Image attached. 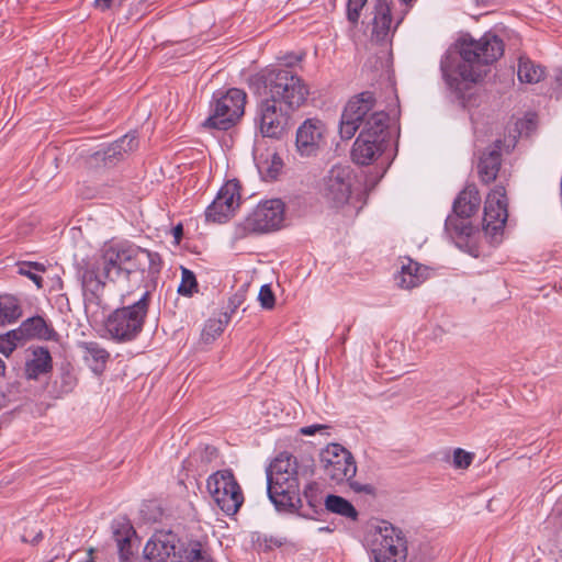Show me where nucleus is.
Wrapping results in <instances>:
<instances>
[{"instance_id":"nucleus-1","label":"nucleus","mask_w":562,"mask_h":562,"mask_svg":"<svg viewBox=\"0 0 562 562\" xmlns=\"http://www.w3.org/2000/svg\"><path fill=\"white\" fill-rule=\"evenodd\" d=\"M161 269L157 252L130 243H106L78 263L77 274L85 296V312L98 323L108 307L103 290L108 282L132 288L145 278L154 280Z\"/></svg>"},{"instance_id":"nucleus-2","label":"nucleus","mask_w":562,"mask_h":562,"mask_svg":"<svg viewBox=\"0 0 562 562\" xmlns=\"http://www.w3.org/2000/svg\"><path fill=\"white\" fill-rule=\"evenodd\" d=\"M461 63H456L451 54L441 60V71L448 87L459 94L470 85L482 80L490 67L504 54V42L492 32H486L479 40L467 34L457 43Z\"/></svg>"},{"instance_id":"nucleus-3","label":"nucleus","mask_w":562,"mask_h":562,"mask_svg":"<svg viewBox=\"0 0 562 562\" xmlns=\"http://www.w3.org/2000/svg\"><path fill=\"white\" fill-rule=\"evenodd\" d=\"M313 462L289 452L279 453L267 470L268 495L279 509L293 508L300 499V485L313 476Z\"/></svg>"},{"instance_id":"nucleus-4","label":"nucleus","mask_w":562,"mask_h":562,"mask_svg":"<svg viewBox=\"0 0 562 562\" xmlns=\"http://www.w3.org/2000/svg\"><path fill=\"white\" fill-rule=\"evenodd\" d=\"M258 82L265 100L292 110L299 109L308 95L303 79L288 68H266L258 76Z\"/></svg>"},{"instance_id":"nucleus-5","label":"nucleus","mask_w":562,"mask_h":562,"mask_svg":"<svg viewBox=\"0 0 562 562\" xmlns=\"http://www.w3.org/2000/svg\"><path fill=\"white\" fill-rule=\"evenodd\" d=\"M321 194L329 207L346 216H356L364 205L362 195L352 189V172L347 166H334L328 171L323 179Z\"/></svg>"},{"instance_id":"nucleus-6","label":"nucleus","mask_w":562,"mask_h":562,"mask_svg":"<svg viewBox=\"0 0 562 562\" xmlns=\"http://www.w3.org/2000/svg\"><path fill=\"white\" fill-rule=\"evenodd\" d=\"M149 292L132 305L116 308L104 321V329L110 338L117 342L134 340L143 330L148 312Z\"/></svg>"},{"instance_id":"nucleus-7","label":"nucleus","mask_w":562,"mask_h":562,"mask_svg":"<svg viewBox=\"0 0 562 562\" xmlns=\"http://www.w3.org/2000/svg\"><path fill=\"white\" fill-rule=\"evenodd\" d=\"M285 205L280 199H269L258 203L250 214L235 226L234 239L240 240L251 234H262L282 227Z\"/></svg>"},{"instance_id":"nucleus-8","label":"nucleus","mask_w":562,"mask_h":562,"mask_svg":"<svg viewBox=\"0 0 562 562\" xmlns=\"http://www.w3.org/2000/svg\"><path fill=\"white\" fill-rule=\"evenodd\" d=\"M364 543L374 562H406L408 540L404 529H369Z\"/></svg>"},{"instance_id":"nucleus-9","label":"nucleus","mask_w":562,"mask_h":562,"mask_svg":"<svg viewBox=\"0 0 562 562\" xmlns=\"http://www.w3.org/2000/svg\"><path fill=\"white\" fill-rule=\"evenodd\" d=\"M246 93L237 88L217 91L213 94L211 115L204 126L226 131L236 124L244 114Z\"/></svg>"},{"instance_id":"nucleus-10","label":"nucleus","mask_w":562,"mask_h":562,"mask_svg":"<svg viewBox=\"0 0 562 562\" xmlns=\"http://www.w3.org/2000/svg\"><path fill=\"white\" fill-rule=\"evenodd\" d=\"M212 501L227 516H234L244 503L243 491L231 470H220L206 480Z\"/></svg>"},{"instance_id":"nucleus-11","label":"nucleus","mask_w":562,"mask_h":562,"mask_svg":"<svg viewBox=\"0 0 562 562\" xmlns=\"http://www.w3.org/2000/svg\"><path fill=\"white\" fill-rule=\"evenodd\" d=\"M321 463L324 476L331 485L350 482L357 473L352 454L338 443H330L322 451Z\"/></svg>"},{"instance_id":"nucleus-12","label":"nucleus","mask_w":562,"mask_h":562,"mask_svg":"<svg viewBox=\"0 0 562 562\" xmlns=\"http://www.w3.org/2000/svg\"><path fill=\"white\" fill-rule=\"evenodd\" d=\"M189 537L172 529H159L144 548L147 562H178Z\"/></svg>"},{"instance_id":"nucleus-13","label":"nucleus","mask_w":562,"mask_h":562,"mask_svg":"<svg viewBox=\"0 0 562 562\" xmlns=\"http://www.w3.org/2000/svg\"><path fill=\"white\" fill-rule=\"evenodd\" d=\"M508 218L506 190L496 186L486 196L483 231L492 243H499Z\"/></svg>"},{"instance_id":"nucleus-14","label":"nucleus","mask_w":562,"mask_h":562,"mask_svg":"<svg viewBox=\"0 0 562 562\" xmlns=\"http://www.w3.org/2000/svg\"><path fill=\"white\" fill-rule=\"evenodd\" d=\"M375 100L371 92H362L350 99L346 104L339 124L342 139H351L358 128L364 125L366 119L375 109Z\"/></svg>"},{"instance_id":"nucleus-15","label":"nucleus","mask_w":562,"mask_h":562,"mask_svg":"<svg viewBox=\"0 0 562 562\" xmlns=\"http://www.w3.org/2000/svg\"><path fill=\"white\" fill-rule=\"evenodd\" d=\"M294 110L265 100L260 102L258 110L259 130L262 136L280 138L290 126L291 113Z\"/></svg>"},{"instance_id":"nucleus-16","label":"nucleus","mask_w":562,"mask_h":562,"mask_svg":"<svg viewBox=\"0 0 562 562\" xmlns=\"http://www.w3.org/2000/svg\"><path fill=\"white\" fill-rule=\"evenodd\" d=\"M240 187L236 180L227 181L218 191L214 201L205 210V218L213 223H225L240 206Z\"/></svg>"},{"instance_id":"nucleus-17","label":"nucleus","mask_w":562,"mask_h":562,"mask_svg":"<svg viewBox=\"0 0 562 562\" xmlns=\"http://www.w3.org/2000/svg\"><path fill=\"white\" fill-rule=\"evenodd\" d=\"M326 133V125L321 120H305L296 131L297 153L303 157L316 155L321 146L325 144Z\"/></svg>"},{"instance_id":"nucleus-18","label":"nucleus","mask_w":562,"mask_h":562,"mask_svg":"<svg viewBox=\"0 0 562 562\" xmlns=\"http://www.w3.org/2000/svg\"><path fill=\"white\" fill-rule=\"evenodd\" d=\"M403 16L392 14L390 0H375L372 20V36L376 41H385L394 33Z\"/></svg>"},{"instance_id":"nucleus-19","label":"nucleus","mask_w":562,"mask_h":562,"mask_svg":"<svg viewBox=\"0 0 562 562\" xmlns=\"http://www.w3.org/2000/svg\"><path fill=\"white\" fill-rule=\"evenodd\" d=\"M385 142L371 137L368 132H360L351 150L353 162L362 166L372 164L384 151Z\"/></svg>"},{"instance_id":"nucleus-20","label":"nucleus","mask_w":562,"mask_h":562,"mask_svg":"<svg viewBox=\"0 0 562 562\" xmlns=\"http://www.w3.org/2000/svg\"><path fill=\"white\" fill-rule=\"evenodd\" d=\"M428 278V269L418 262L407 258L402 261L394 280L398 288L412 290L423 284Z\"/></svg>"},{"instance_id":"nucleus-21","label":"nucleus","mask_w":562,"mask_h":562,"mask_svg":"<svg viewBox=\"0 0 562 562\" xmlns=\"http://www.w3.org/2000/svg\"><path fill=\"white\" fill-rule=\"evenodd\" d=\"M469 218L470 216H461L453 212L446 220V233L459 247L462 246L463 241L471 238L474 232Z\"/></svg>"},{"instance_id":"nucleus-22","label":"nucleus","mask_w":562,"mask_h":562,"mask_svg":"<svg viewBox=\"0 0 562 562\" xmlns=\"http://www.w3.org/2000/svg\"><path fill=\"white\" fill-rule=\"evenodd\" d=\"M113 539L116 542L121 562H128L140 546L136 529H114Z\"/></svg>"},{"instance_id":"nucleus-23","label":"nucleus","mask_w":562,"mask_h":562,"mask_svg":"<svg viewBox=\"0 0 562 562\" xmlns=\"http://www.w3.org/2000/svg\"><path fill=\"white\" fill-rule=\"evenodd\" d=\"M481 196L475 186L470 184L459 193L453 203V212L461 216H472L480 207Z\"/></svg>"},{"instance_id":"nucleus-24","label":"nucleus","mask_w":562,"mask_h":562,"mask_svg":"<svg viewBox=\"0 0 562 562\" xmlns=\"http://www.w3.org/2000/svg\"><path fill=\"white\" fill-rule=\"evenodd\" d=\"M499 144L501 142L497 140L494 148L483 154L480 158L477 170L481 180L485 183L492 182L497 177L501 167Z\"/></svg>"},{"instance_id":"nucleus-25","label":"nucleus","mask_w":562,"mask_h":562,"mask_svg":"<svg viewBox=\"0 0 562 562\" xmlns=\"http://www.w3.org/2000/svg\"><path fill=\"white\" fill-rule=\"evenodd\" d=\"M52 370V357L47 349L38 347L33 350L32 358L25 363V376L30 380H36L42 374Z\"/></svg>"},{"instance_id":"nucleus-26","label":"nucleus","mask_w":562,"mask_h":562,"mask_svg":"<svg viewBox=\"0 0 562 562\" xmlns=\"http://www.w3.org/2000/svg\"><path fill=\"white\" fill-rule=\"evenodd\" d=\"M81 348L85 353L83 358L90 369L95 374H101L104 371L105 363L110 357L109 352L94 341L83 342Z\"/></svg>"},{"instance_id":"nucleus-27","label":"nucleus","mask_w":562,"mask_h":562,"mask_svg":"<svg viewBox=\"0 0 562 562\" xmlns=\"http://www.w3.org/2000/svg\"><path fill=\"white\" fill-rule=\"evenodd\" d=\"M389 120V114L384 110L375 108L366 119L361 132H368L371 137L386 140Z\"/></svg>"},{"instance_id":"nucleus-28","label":"nucleus","mask_w":562,"mask_h":562,"mask_svg":"<svg viewBox=\"0 0 562 562\" xmlns=\"http://www.w3.org/2000/svg\"><path fill=\"white\" fill-rule=\"evenodd\" d=\"M137 147V139L135 135L127 134L114 144L109 146L102 153V159L106 164H112L122 157L123 154L134 150Z\"/></svg>"},{"instance_id":"nucleus-29","label":"nucleus","mask_w":562,"mask_h":562,"mask_svg":"<svg viewBox=\"0 0 562 562\" xmlns=\"http://www.w3.org/2000/svg\"><path fill=\"white\" fill-rule=\"evenodd\" d=\"M518 79L526 83H537L544 77V69L526 56L519 57Z\"/></svg>"},{"instance_id":"nucleus-30","label":"nucleus","mask_w":562,"mask_h":562,"mask_svg":"<svg viewBox=\"0 0 562 562\" xmlns=\"http://www.w3.org/2000/svg\"><path fill=\"white\" fill-rule=\"evenodd\" d=\"M255 161L259 172L266 180H274L283 168V161L277 153H270L266 158L255 155Z\"/></svg>"},{"instance_id":"nucleus-31","label":"nucleus","mask_w":562,"mask_h":562,"mask_svg":"<svg viewBox=\"0 0 562 562\" xmlns=\"http://www.w3.org/2000/svg\"><path fill=\"white\" fill-rule=\"evenodd\" d=\"M178 562H214L199 540L189 539Z\"/></svg>"},{"instance_id":"nucleus-32","label":"nucleus","mask_w":562,"mask_h":562,"mask_svg":"<svg viewBox=\"0 0 562 562\" xmlns=\"http://www.w3.org/2000/svg\"><path fill=\"white\" fill-rule=\"evenodd\" d=\"M23 330L25 334V337L29 339L32 338H41V339H49L53 329L46 324V322L40 317H30L25 319L23 323Z\"/></svg>"},{"instance_id":"nucleus-33","label":"nucleus","mask_w":562,"mask_h":562,"mask_svg":"<svg viewBox=\"0 0 562 562\" xmlns=\"http://www.w3.org/2000/svg\"><path fill=\"white\" fill-rule=\"evenodd\" d=\"M325 506L334 514L349 518L352 521L357 519L358 512L349 501L341 496L328 495L325 501Z\"/></svg>"},{"instance_id":"nucleus-34","label":"nucleus","mask_w":562,"mask_h":562,"mask_svg":"<svg viewBox=\"0 0 562 562\" xmlns=\"http://www.w3.org/2000/svg\"><path fill=\"white\" fill-rule=\"evenodd\" d=\"M229 322L227 314H223L218 318H210L205 322L201 333V339L205 344L213 342L223 331Z\"/></svg>"},{"instance_id":"nucleus-35","label":"nucleus","mask_w":562,"mask_h":562,"mask_svg":"<svg viewBox=\"0 0 562 562\" xmlns=\"http://www.w3.org/2000/svg\"><path fill=\"white\" fill-rule=\"evenodd\" d=\"M0 314L8 324L15 322L22 315L18 299L12 295L0 296Z\"/></svg>"},{"instance_id":"nucleus-36","label":"nucleus","mask_w":562,"mask_h":562,"mask_svg":"<svg viewBox=\"0 0 562 562\" xmlns=\"http://www.w3.org/2000/svg\"><path fill=\"white\" fill-rule=\"evenodd\" d=\"M45 271V266L40 262H22L19 266V273L31 279L38 289L43 286L40 272Z\"/></svg>"},{"instance_id":"nucleus-37","label":"nucleus","mask_w":562,"mask_h":562,"mask_svg":"<svg viewBox=\"0 0 562 562\" xmlns=\"http://www.w3.org/2000/svg\"><path fill=\"white\" fill-rule=\"evenodd\" d=\"M198 291V282L194 273L187 269L181 268V282L178 286V293L183 296H191Z\"/></svg>"},{"instance_id":"nucleus-38","label":"nucleus","mask_w":562,"mask_h":562,"mask_svg":"<svg viewBox=\"0 0 562 562\" xmlns=\"http://www.w3.org/2000/svg\"><path fill=\"white\" fill-rule=\"evenodd\" d=\"M144 524H155L162 516V510L156 502L144 503L140 508Z\"/></svg>"},{"instance_id":"nucleus-39","label":"nucleus","mask_w":562,"mask_h":562,"mask_svg":"<svg viewBox=\"0 0 562 562\" xmlns=\"http://www.w3.org/2000/svg\"><path fill=\"white\" fill-rule=\"evenodd\" d=\"M474 457L473 452L456 448L452 452V465L456 469H468L472 464Z\"/></svg>"},{"instance_id":"nucleus-40","label":"nucleus","mask_w":562,"mask_h":562,"mask_svg":"<svg viewBox=\"0 0 562 562\" xmlns=\"http://www.w3.org/2000/svg\"><path fill=\"white\" fill-rule=\"evenodd\" d=\"M251 540L258 550H270V549H273L274 547H280L282 544V541L280 539L272 538V537L269 539L263 538L261 540L258 532L252 533Z\"/></svg>"},{"instance_id":"nucleus-41","label":"nucleus","mask_w":562,"mask_h":562,"mask_svg":"<svg viewBox=\"0 0 562 562\" xmlns=\"http://www.w3.org/2000/svg\"><path fill=\"white\" fill-rule=\"evenodd\" d=\"M367 0H348L347 3V18L351 23H356L359 20L360 11L366 4Z\"/></svg>"},{"instance_id":"nucleus-42","label":"nucleus","mask_w":562,"mask_h":562,"mask_svg":"<svg viewBox=\"0 0 562 562\" xmlns=\"http://www.w3.org/2000/svg\"><path fill=\"white\" fill-rule=\"evenodd\" d=\"M258 300L263 308L270 310L274 306V294L270 285L265 284L260 288Z\"/></svg>"},{"instance_id":"nucleus-43","label":"nucleus","mask_w":562,"mask_h":562,"mask_svg":"<svg viewBox=\"0 0 562 562\" xmlns=\"http://www.w3.org/2000/svg\"><path fill=\"white\" fill-rule=\"evenodd\" d=\"M19 538L22 542L36 544L43 539V533L38 529H22Z\"/></svg>"},{"instance_id":"nucleus-44","label":"nucleus","mask_w":562,"mask_h":562,"mask_svg":"<svg viewBox=\"0 0 562 562\" xmlns=\"http://www.w3.org/2000/svg\"><path fill=\"white\" fill-rule=\"evenodd\" d=\"M536 127L535 115L529 114L524 120H520L516 123V130L519 135H529Z\"/></svg>"},{"instance_id":"nucleus-45","label":"nucleus","mask_w":562,"mask_h":562,"mask_svg":"<svg viewBox=\"0 0 562 562\" xmlns=\"http://www.w3.org/2000/svg\"><path fill=\"white\" fill-rule=\"evenodd\" d=\"M4 336L9 339L10 342H14L15 348L19 344L29 340V338L25 337L22 324L20 325L19 328L7 333Z\"/></svg>"},{"instance_id":"nucleus-46","label":"nucleus","mask_w":562,"mask_h":562,"mask_svg":"<svg viewBox=\"0 0 562 562\" xmlns=\"http://www.w3.org/2000/svg\"><path fill=\"white\" fill-rule=\"evenodd\" d=\"M125 0H95V8L105 11L113 8H120Z\"/></svg>"},{"instance_id":"nucleus-47","label":"nucleus","mask_w":562,"mask_h":562,"mask_svg":"<svg viewBox=\"0 0 562 562\" xmlns=\"http://www.w3.org/2000/svg\"><path fill=\"white\" fill-rule=\"evenodd\" d=\"M348 483L350 487L357 493H364L369 495L374 494V487L371 484H361L359 482L351 480Z\"/></svg>"},{"instance_id":"nucleus-48","label":"nucleus","mask_w":562,"mask_h":562,"mask_svg":"<svg viewBox=\"0 0 562 562\" xmlns=\"http://www.w3.org/2000/svg\"><path fill=\"white\" fill-rule=\"evenodd\" d=\"M15 349L14 342H10L9 339L3 335L0 336V352L5 357H9Z\"/></svg>"},{"instance_id":"nucleus-49","label":"nucleus","mask_w":562,"mask_h":562,"mask_svg":"<svg viewBox=\"0 0 562 562\" xmlns=\"http://www.w3.org/2000/svg\"><path fill=\"white\" fill-rule=\"evenodd\" d=\"M325 428H326V426L316 424V425L302 427L300 432L304 436H313L317 431L325 429Z\"/></svg>"},{"instance_id":"nucleus-50","label":"nucleus","mask_w":562,"mask_h":562,"mask_svg":"<svg viewBox=\"0 0 562 562\" xmlns=\"http://www.w3.org/2000/svg\"><path fill=\"white\" fill-rule=\"evenodd\" d=\"M115 527L123 528V527H133V526L126 517H123L122 521L117 522V525Z\"/></svg>"},{"instance_id":"nucleus-51","label":"nucleus","mask_w":562,"mask_h":562,"mask_svg":"<svg viewBox=\"0 0 562 562\" xmlns=\"http://www.w3.org/2000/svg\"><path fill=\"white\" fill-rule=\"evenodd\" d=\"M173 235L176 237V239H179L182 235V226L181 225H178L177 227L173 228Z\"/></svg>"},{"instance_id":"nucleus-52","label":"nucleus","mask_w":562,"mask_h":562,"mask_svg":"<svg viewBox=\"0 0 562 562\" xmlns=\"http://www.w3.org/2000/svg\"><path fill=\"white\" fill-rule=\"evenodd\" d=\"M403 4H405L406 7H411L412 3L415 1V0H400Z\"/></svg>"},{"instance_id":"nucleus-53","label":"nucleus","mask_w":562,"mask_h":562,"mask_svg":"<svg viewBox=\"0 0 562 562\" xmlns=\"http://www.w3.org/2000/svg\"><path fill=\"white\" fill-rule=\"evenodd\" d=\"M4 324H8L7 319H4L2 317V315L0 314V327L3 326Z\"/></svg>"}]
</instances>
